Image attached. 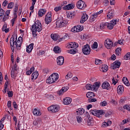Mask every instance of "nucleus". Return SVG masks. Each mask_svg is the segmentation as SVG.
<instances>
[{
    "instance_id": "nucleus-1",
    "label": "nucleus",
    "mask_w": 130,
    "mask_h": 130,
    "mask_svg": "<svg viewBox=\"0 0 130 130\" xmlns=\"http://www.w3.org/2000/svg\"><path fill=\"white\" fill-rule=\"evenodd\" d=\"M30 30H31L33 37H36L37 36L36 32H41L42 31V25L40 21H36L35 24L31 26Z\"/></svg>"
},
{
    "instance_id": "nucleus-2",
    "label": "nucleus",
    "mask_w": 130,
    "mask_h": 130,
    "mask_svg": "<svg viewBox=\"0 0 130 130\" xmlns=\"http://www.w3.org/2000/svg\"><path fill=\"white\" fill-rule=\"evenodd\" d=\"M10 46L12 51H14V48H16L17 50L21 49V46H22V43L20 42H17V36H12L10 39Z\"/></svg>"
},
{
    "instance_id": "nucleus-3",
    "label": "nucleus",
    "mask_w": 130,
    "mask_h": 130,
    "mask_svg": "<svg viewBox=\"0 0 130 130\" xmlns=\"http://www.w3.org/2000/svg\"><path fill=\"white\" fill-rule=\"evenodd\" d=\"M59 78V75L57 73H53L46 80L47 84L49 85L55 83L56 81L58 80Z\"/></svg>"
},
{
    "instance_id": "nucleus-4",
    "label": "nucleus",
    "mask_w": 130,
    "mask_h": 130,
    "mask_svg": "<svg viewBox=\"0 0 130 130\" xmlns=\"http://www.w3.org/2000/svg\"><path fill=\"white\" fill-rule=\"evenodd\" d=\"M67 23L68 22L67 20L62 18L58 19L56 21V25L57 28H63V27H66Z\"/></svg>"
},
{
    "instance_id": "nucleus-5",
    "label": "nucleus",
    "mask_w": 130,
    "mask_h": 130,
    "mask_svg": "<svg viewBox=\"0 0 130 130\" xmlns=\"http://www.w3.org/2000/svg\"><path fill=\"white\" fill-rule=\"evenodd\" d=\"M60 107L57 105H52L48 108V110L52 113H56L59 111Z\"/></svg>"
},
{
    "instance_id": "nucleus-6",
    "label": "nucleus",
    "mask_w": 130,
    "mask_h": 130,
    "mask_svg": "<svg viewBox=\"0 0 130 130\" xmlns=\"http://www.w3.org/2000/svg\"><path fill=\"white\" fill-rule=\"evenodd\" d=\"M82 52L85 55H89L91 52L90 45L88 44L84 45L82 48Z\"/></svg>"
},
{
    "instance_id": "nucleus-7",
    "label": "nucleus",
    "mask_w": 130,
    "mask_h": 130,
    "mask_svg": "<svg viewBox=\"0 0 130 130\" xmlns=\"http://www.w3.org/2000/svg\"><path fill=\"white\" fill-rule=\"evenodd\" d=\"M103 13V10H101L98 12H96L95 13L93 14L92 15L90 16L89 17V21L91 23L94 22L96 20V18L97 17H98L99 15H100V14Z\"/></svg>"
},
{
    "instance_id": "nucleus-8",
    "label": "nucleus",
    "mask_w": 130,
    "mask_h": 130,
    "mask_svg": "<svg viewBox=\"0 0 130 130\" xmlns=\"http://www.w3.org/2000/svg\"><path fill=\"white\" fill-rule=\"evenodd\" d=\"M78 9L79 10H84L87 7L86 3L82 0L79 1L76 4Z\"/></svg>"
},
{
    "instance_id": "nucleus-9",
    "label": "nucleus",
    "mask_w": 130,
    "mask_h": 130,
    "mask_svg": "<svg viewBox=\"0 0 130 130\" xmlns=\"http://www.w3.org/2000/svg\"><path fill=\"white\" fill-rule=\"evenodd\" d=\"M79 47V44L75 42H71L68 44L67 48H74V49H77Z\"/></svg>"
},
{
    "instance_id": "nucleus-10",
    "label": "nucleus",
    "mask_w": 130,
    "mask_h": 130,
    "mask_svg": "<svg viewBox=\"0 0 130 130\" xmlns=\"http://www.w3.org/2000/svg\"><path fill=\"white\" fill-rule=\"evenodd\" d=\"M112 45H113V44L112 43V41L109 39H107L105 41V46L107 49H110L112 47Z\"/></svg>"
},
{
    "instance_id": "nucleus-11",
    "label": "nucleus",
    "mask_w": 130,
    "mask_h": 130,
    "mask_svg": "<svg viewBox=\"0 0 130 130\" xmlns=\"http://www.w3.org/2000/svg\"><path fill=\"white\" fill-rule=\"evenodd\" d=\"M86 114L88 118L87 122V125H88V126H92V125H94V120H93V118L90 116V114H89V113H87Z\"/></svg>"
},
{
    "instance_id": "nucleus-12",
    "label": "nucleus",
    "mask_w": 130,
    "mask_h": 130,
    "mask_svg": "<svg viewBox=\"0 0 130 130\" xmlns=\"http://www.w3.org/2000/svg\"><path fill=\"white\" fill-rule=\"evenodd\" d=\"M45 21L46 24H49V23H51V21H52V18H51V13L48 12L46 14Z\"/></svg>"
},
{
    "instance_id": "nucleus-13",
    "label": "nucleus",
    "mask_w": 130,
    "mask_h": 130,
    "mask_svg": "<svg viewBox=\"0 0 130 130\" xmlns=\"http://www.w3.org/2000/svg\"><path fill=\"white\" fill-rule=\"evenodd\" d=\"M64 62V58L62 56H60L57 58V63L58 66H62Z\"/></svg>"
},
{
    "instance_id": "nucleus-14",
    "label": "nucleus",
    "mask_w": 130,
    "mask_h": 130,
    "mask_svg": "<svg viewBox=\"0 0 130 130\" xmlns=\"http://www.w3.org/2000/svg\"><path fill=\"white\" fill-rule=\"evenodd\" d=\"M113 16H114V10L111 9L107 13V19L111 20V19H112V18H113Z\"/></svg>"
},
{
    "instance_id": "nucleus-15",
    "label": "nucleus",
    "mask_w": 130,
    "mask_h": 130,
    "mask_svg": "<svg viewBox=\"0 0 130 130\" xmlns=\"http://www.w3.org/2000/svg\"><path fill=\"white\" fill-rule=\"evenodd\" d=\"M88 18H89V16L88 15H87V14L85 13H83L81 20H80V23L81 24H84V23H85V22L88 20Z\"/></svg>"
},
{
    "instance_id": "nucleus-16",
    "label": "nucleus",
    "mask_w": 130,
    "mask_h": 130,
    "mask_svg": "<svg viewBox=\"0 0 130 130\" xmlns=\"http://www.w3.org/2000/svg\"><path fill=\"white\" fill-rule=\"evenodd\" d=\"M102 89H106V90H109L110 89V84L108 82L105 81L102 85Z\"/></svg>"
},
{
    "instance_id": "nucleus-17",
    "label": "nucleus",
    "mask_w": 130,
    "mask_h": 130,
    "mask_svg": "<svg viewBox=\"0 0 130 130\" xmlns=\"http://www.w3.org/2000/svg\"><path fill=\"white\" fill-rule=\"evenodd\" d=\"M75 8V4H68L63 7V10H65L66 11H68L69 10H72V9H74Z\"/></svg>"
},
{
    "instance_id": "nucleus-18",
    "label": "nucleus",
    "mask_w": 130,
    "mask_h": 130,
    "mask_svg": "<svg viewBox=\"0 0 130 130\" xmlns=\"http://www.w3.org/2000/svg\"><path fill=\"white\" fill-rule=\"evenodd\" d=\"M62 102L64 105H69V104L72 103V99L70 98H65L63 100Z\"/></svg>"
},
{
    "instance_id": "nucleus-19",
    "label": "nucleus",
    "mask_w": 130,
    "mask_h": 130,
    "mask_svg": "<svg viewBox=\"0 0 130 130\" xmlns=\"http://www.w3.org/2000/svg\"><path fill=\"white\" fill-rule=\"evenodd\" d=\"M33 48H34V43H31L26 47V52L27 53H31L32 50H33Z\"/></svg>"
},
{
    "instance_id": "nucleus-20",
    "label": "nucleus",
    "mask_w": 130,
    "mask_h": 130,
    "mask_svg": "<svg viewBox=\"0 0 130 130\" xmlns=\"http://www.w3.org/2000/svg\"><path fill=\"white\" fill-rule=\"evenodd\" d=\"M112 122L110 120H107V121L104 122L102 124V127H107V126H110Z\"/></svg>"
},
{
    "instance_id": "nucleus-21",
    "label": "nucleus",
    "mask_w": 130,
    "mask_h": 130,
    "mask_svg": "<svg viewBox=\"0 0 130 130\" xmlns=\"http://www.w3.org/2000/svg\"><path fill=\"white\" fill-rule=\"evenodd\" d=\"M100 71L103 72V73H106L108 71V66L107 65L103 64L100 67Z\"/></svg>"
},
{
    "instance_id": "nucleus-22",
    "label": "nucleus",
    "mask_w": 130,
    "mask_h": 130,
    "mask_svg": "<svg viewBox=\"0 0 130 130\" xmlns=\"http://www.w3.org/2000/svg\"><path fill=\"white\" fill-rule=\"evenodd\" d=\"M76 113L77 115H82L85 113V109L83 108H80L76 110Z\"/></svg>"
},
{
    "instance_id": "nucleus-23",
    "label": "nucleus",
    "mask_w": 130,
    "mask_h": 130,
    "mask_svg": "<svg viewBox=\"0 0 130 130\" xmlns=\"http://www.w3.org/2000/svg\"><path fill=\"white\" fill-rule=\"evenodd\" d=\"M45 13H46V10L44 9H41L38 12V16L39 17H43V15H45Z\"/></svg>"
},
{
    "instance_id": "nucleus-24",
    "label": "nucleus",
    "mask_w": 130,
    "mask_h": 130,
    "mask_svg": "<svg viewBox=\"0 0 130 130\" xmlns=\"http://www.w3.org/2000/svg\"><path fill=\"white\" fill-rule=\"evenodd\" d=\"M51 38H52L54 41H56L57 40H58L59 38V35L57 34H52L51 35Z\"/></svg>"
},
{
    "instance_id": "nucleus-25",
    "label": "nucleus",
    "mask_w": 130,
    "mask_h": 130,
    "mask_svg": "<svg viewBox=\"0 0 130 130\" xmlns=\"http://www.w3.org/2000/svg\"><path fill=\"white\" fill-rule=\"evenodd\" d=\"M85 88L87 90H89L91 91H94V90H95L94 85L90 84H86L85 86Z\"/></svg>"
},
{
    "instance_id": "nucleus-26",
    "label": "nucleus",
    "mask_w": 130,
    "mask_h": 130,
    "mask_svg": "<svg viewBox=\"0 0 130 130\" xmlns=\"http://www.w3.org/2000/svg\"><path fill=\"white\" fill-rule=\"evenodd\" d=\"M113 70H115V69H118L120 67V64L121 63L120 62L115 61L113 63Z\"/></svg>"
},
{
    "instance_id": "nucleus-27",
    "label": "nucleus",
    "mask_w": 130,
    "mask_h": 130,
    "mask_svg": "<svg viewBox=\"0 0 130 130\" xmlns=\"http://www.w3.org/2000/svg\"><path fill=\"white\" fill-rule=\"evenodd\" d=\"M69 90V87H63L58 92L59 95H61V94H63L64 92H67Z\"/></svg>"
},
{
    "instance_id": "nucleus-28",
    "label": "nucleus",
    "mask_w": 130,
    "mask_h": 130,
    "mask_svg": "<svg viewBox=\"0 0 130 130\" xmlns=\"http://www.w3.org/2000/svg\"><path fill=\"white\" fill-rule=\"evenodd\" d=\"M86 97L89 99L94 98V97H95V94H94V92H88L86 93Z\"/></svg>"
},
{
    "instance_id": "nucleus-29",
    "label": "nucleus",
    "mask_w": 130,
    "mask_h": 130,
    "mask_svg": "<svg viewBox=\"0 0 130 130\" xmlns=\"http://www.w3.org/2000/svg\"><path fill=\"white\" fill-rule=\"evenodd\" d=\"M69 39V35L65 34L62 38L58 40L59 42H61V41H64V40H68Z\"/></svg>"
},
{
    "instance_id": "nucleus-30",
    "label": "nucleus",
    "mask_w": 130,
    "mask_h": 130,
    "mask_svg": "<svg viewBox=\"0 0 130 130\" xmlns=\"http://www.w3.org/2000/svg\"><path fill=\"white\" fill-rule=\"evenodd\" d=\"M34 115H36L37 116H40L41 115L42 113L40 111L37 109H35L33 111Z\"/></svg>"
},
{
    "instance_id": "nucleus-31",
    "label": "nucleus",
    "mask_w": 130,
    "mask_h": 130,
    "mask_svg": "<svg viewBox=\"0 0 130 130\" xmlns=\"http://www.w3.org/2000/svg\"><path fill=\"white\" fill-rule=\"evenodd\" d=\"M39 76V74L38 72H35L31 74V80H36L38 76Z\"/></svg>"
},
{
    "instance_id": "nucleus-32",
    "label": "nucleus",
    "mask_w": 130,
    "mask_h": 130,
    "mask_svg": "<svg viewBox=\"0 0 130 130\" xmlns=\"http://www.w3.org/2000/svg\"><path fill=\"white\" fill-rule=\"evenodd\" d=\"M123 92V86L122 85H119L117 87L118 94H122Z\"/></svg>"
},
{
    "instance_id": "nucleus-33",
    "label": "nucleus",
    "mask_w": 130,
    "mask_h": 130,
    "mask_svg": "<svg viewBox=\"0 0 130 130\" xmlns=\"http://www.w3.org/2000/svg\"><path fill=\"white\" fill-rule=\"evenodd\" d=\"M103 114H104V111H103V110H98L97 112H96V116L97 117H102V115H103Z\"/></svg>"
},
{
    "instance_id": "nucleus-34",
    "label": "nucleus",
    "mask_w": 130,
    "mask_h": 130,
    "mask_svg": "<svg viewBox=\"0 0 130 130\" xmlns=\"http://www.w3.org/2000/svg\"><path fill=\"white\" fill-rule=\"evenodd\" d=\"M7 24H4L2 27L3 32H5V33H8V32H10V28H7Z\"/></svg>"
},
{
    "instance_id": "nucleus-35",
    "label": "nucleus",
    "mask_w": 130,
    "mask_h": 130,
    "mask_svg": "<svg viewBox=\"0 0 130 130\" xmlns=\"http://www.w3.org/2000/svg\"><path fill=\"white\" fill-rule=\"evenodd\" d=\"M34 70H35V68H34V67H31L30 69V70H28L26 72V75L27 76L31 75L32 74V73H33V72H34Z\"/></svg>"
},
{
    "instance_id": "nucleus-36",
    "label": "nucleus",
    "mask_w": 130,
    "mask_h": 130,
    "mask_svg": "<svg viewBox=\"0 0 130 130\" xmlns=\"http://www.w3.org/2000/svg\"><path fill=\"white\" fill-rule=\"evenodd\" d=\"M53 51H54L55 53H60V48H59L58 46H56L54 47Z\"/></svg>"
},
{
    "instance_id": "nucleus-37",
    "label": "nucleus",
    "mask_w": 130,
    "mask_h": 130,
    "mask_svg": "<svg viewBox=\"0 0 130 130\" xmlns=\"http://www.w3.org/2000/svg\"><path fill=\"white\" fill-rule=\"evenodd\" d=\"M93 86V88H94V91H96L99 87H100V83L99 82H95L93 85H92Z\"/></svg>"
},
{
    "instance_id": "nucleus-38",
    "label": "nucleus",
    "mask_w": 130,
    "mask_h": 130,
    "mask_svg": "<svg viewBox=\"0 0 130 130\" xmlns=\"http://www.w3.org/2000/svg\"><path fill=\"white\" fill-rule=\"evenodd\" d=\"M8 87H9V81H6L4 85V90H3V92L4 93V94H6V93H7V89H8Z\"/></svg>"
},
{
    "instance_id": "nucleus-39",
    "label": "nucleus",
    "mask_w": 130,
    "mask_h": 130,
    "mask_svg": "<svg viewBox=\"0 0 130 130\" xmlns=\"http://www.w3.org/2000/svg\"><path fill=\"white\" fill-rule=\"evenodd\" d=\"M75 28L76 29L77 32H81V31H82L83 29H84V28L83 27V26H81V25H77L75 26Z\"/></svg>"
},
{
    "instance_id": "nucleus-40",
    "label": "nucleus",
    "mask_w": 130,
    "mask_h": 130,
    "mask_svg": "<svg viewBox=\"0 0 130 130\" xmlns=\"http://www.w3.org/2000/svg\"><path fill=\"white\" fill-rule=\"evenodd\" d=\"M18 16H17V14L14 15V17L12 19L11 21V23L12 25V26H14V24H15V22L17 20V18Z\"/></svg>"
},
{
    "instance_id": "nucleus-41",
    "label": "nucleus",
    "mask_w": 130,
    "mask_h": 130,
    "mask_svg": "<svg viewBox=\"0 0 130 130\" xmlns=\"http://www.w3.org/2000/svg\"><path fill=\"white\" fill-rule=\"evenodd\" d=\"M17 77V73H16V71L15 70L12 69L11 70V77L13 79H15Z\"/></svg>"
},
{
    "instance_id": "nucleus-42",
    "label": "nucleus",
    "mask_w": 130,
    "mask_h": 130,
    "mask_svg": "<svg viewBox=\"0 0 130 130\" xmlns=\"http://www.w3.org/2000/svg\"><path fill=\"white\" fill-rule=\"evenodd\" d=\"M107 26L108 29H109L110 30H112V29H113V27H114V26L112 24V22H110V23L107 22Z\"/></svg>"
},
{
    "instance_id": "nucleus-43",
    "label": "nucleus",
    "mask_w": 130,
    "mask_h": 130,
    "mask_svg": "<svg viewBox=\"0 0 130 130\" xmlns=\"http://www.w3.org/2000/svg\"><path fill=\"white\" fill-rule=\"evenodd\" d=\"M101 29H104L105 28H107V22L102 23L100 25Z\"/></svg>"
},
{
    "instance_id": "nucleus-44",
    "label": "nucleus",
    "mask_w": 130,
    "mask_h": 130,
    "mask_svg": "<svg viewBox=\"0 0 130 130\" xmlns=\"http://www.w3.org/2000/svg\"><path fill=\"white\" fill-rule=\"evenodd\" d=\"M62 7H63V5H60L58 7H56L54 8V10L55 12H58V11H60L61 9H62Z\"/></svg>"
},
{
    "instance_id": "nucleus-45",
    "label": "nucleus",
    "mask_w": 130,
    "mask_h": 130,
    "mask_svg": "<svg viewBox=\"0 0 130 130\" xmlns=\"http://www.w3.org/2000/svg\"><path fill=\"white\" fill-rule=\"evenodd\" d=\"M124 59H125V60H128V59H130V52H128L125 55Z\"/></svg>"
},
{
    "instance_id": "nucleus-46",
    "label": "nucleus",
    "mask_w": 130,
    "mask_h": 130,
    "mask_svg": "<svg viewBox=\"0 0 130 130\" xmlns=\"http://www.w3.org/2000/svg\"><path fill=\"white\" fill-rule=\"evenodd\" d=\"M115 52L116 55H120V53L121 52V48H117L115 50Z\"/></svg>"
},
{
    "instance_id": "nucleus-47",
    "label": "nucleus",
    "mask_w": 130,
    "mask_h": 130,
    "mask_svg": "<svg viewBox=\"0 0 130 130\" xmlns=\"http://www.w3.org/2000/svg\"><path fill=\"white\" fill-rule=\"evenodd\" d=\"M98 43H97V42H94L91 46V48L92 49H95L96 48H98Z\"/></svg>"
},
{
    "instance_id": "nucleus-48",
    "label": "nucleus",
    "mask_w": 130,
    "mask_h": 130,
    "mask_svg": "<svg viewBox=\"0 0 130 130\" xmlns=\"http://www.w3.org/2000/svg\"><path fill=\"white\" fill-rule=\"evenodd\" d=\"M72 77H73V74H72V73L71 72H69L66 75V79H67V80H69V79H71Z\"/></svg>"
},
{
    "instance_id": "nucleus-49",
    "label": "nucleus",
    "mask_w": 130,
    "mask_h": 130,
    "mask_svg": "<svg viewBox=\"0 0 130 130\" xmlns=\"http://www.w3.org/2000/svg\"><path fill=\"white\" fill-rule=\"evenodd\" d=\"M5 15V11L4 9H0V19H2L4 15Z\"/></svg>"
},
{
    "instance_id": "nucleus-50",
    "label": "nucleus",
    "mask_w": 130,
    "mask_h": 130,
    "mask_svg": "<svg viewBox=\"0 0 130 130\" xmlns=\"http://www.w3.org/2000/svg\"><path fill=\"white\" fill-rule=\"evenodd\" d=\"M7 94L9 98H12V97H13V95H14L13 91H8Z\"/></svg>"
},
{
    "instance_id": "nucleus-51",
    "label": "nucleus",
    "mask_w": 130,
    "mask_h": 130,
    "mask_svg": "<svg viewBox=\"0 0 130 130\" xmlns=\"http://www.w3.org/2000/svg\"><path fill=\"white\" fill-rule=\"evenodd\" d=\"M14 5H15V4H14V3H13V2H11V3H9V4L8 5V9H13V8H14Z\"/></svg>"
},
{
    "instance_id": "nucleus-52",
    "label": "nucleus",
    "mask_w": 130,
    "mask_h": 130,
    "mask_svg": "<svg viewBox=\"0 0 130 130\" xmlns=\"http://www.w3.org/2000/svg\"><path fill=\"white\" fill-rule=\"evenodd\" d=\"M97 110H91L90 113H91V114H92V115L96 116V114H97Z\"/></svg>"
},
{
    "instance_id": "nucleus-53",
    "label": "nucleus",
    "mask_w": 130,
    "mask_h": 130,
    "mask_svg": "<svg viewBox=\"0 0 130 130\" xmlns=\"http://www.w3.org/2000/svg\"><path fill=\"white\" fill-rule=\"evenodd\" d=\"M17 13H18V5L16 4L14 9V15H17Z\"/></svg>"
},
{
    "instance_id": "nucleus-54",
    "label": "nucleus",
    "mask_w": 130,
    "mask_h": 130,
    "mask_svg": "<svg viewBox=\"0 0 130 130\" xmlns=\"http://www.w3.org/2000/svg\"><path fill=\"white\" fill-rule=\"evenodd\" d=\"M95 64H101L102 63V60L99 59H95Z\"/></svg>"
},
{
    "instance_id": "nucleus-55",
    "label": "nucleus",
    "mask_w": 130,
    "mask_h": 130,
    "mask_svg": "<svg viewBox=\"0 0 130 130\" xmlns=\"http://www.w3.org/2000/svg\"><path fill=\"white\" fill-rule=\"evenodd\" d=\"M106 105H107V102H106V101H104L100 103V106L104 107V106H106Z\"/></svg>"
},
{
    "instance_id": "nucleus-56",
    "label": "nucleus",
    "mask_w": 130,
    "mask_h": 130,
    "mask_svg": "<svg viewBox=\"0 0 130 130\" xmlns=\"http://www.w3.org/2000/svg\"><path fill=\"white\" fill-rule=\"evenodd\" d=\"M77 51L75 49H70L69 51V53H70V54H76V53Z\"/></svg>"
},
{
    "instance_id": "nucleus-57",
    "label": "nucleus",
    "mask_w": 130,
    "mask_h": 130,
    "mask_svg": "<svg viewBox=\"0 0 130 130\" xmlns=\"http://www.w3.org/2000/svg\"><path fill=\"white\" fill-rule=\"evenodd\" d=\"M18 128H19V129H24V127H23V125L22 124H20V122H18Z\"/></svg>"
},
{
    "instance_id": "nucleus-58",
    "label": "nucleus",
    "mask_w": 130,
    "mask_h": 130,
    "mask_svg": "<svg viewBox=\"0 0 130 130\" xmlns=\"http://www.w3.org/2000/svg\"><path fill=\"white\" fill-rule=\"evenodd\" d=\"M112 82H113V85L115 86V85L117 84V82H118V80H117V79H115V78H113L112 79Z\"/></svg>"
},
{
    "instance_id": "nucleus-59",
    "label": "nucleus",
    "mask_w": 130,
    "mask_h": 130,
    "mask_svg": "<svg viewBox=\"0 0 130 130\" xmlns=\"http://www.w3.org/2000/svg\"><path fill=\"white\" fill-rule=\"evenodd\" d=\"M123 108L128 111H130V106L128 105H125L123 106Z\"/></svg>"
},
{
    "instance_id": "nucleus-60",
    "label": "nucleus",
    "mask_w": 130,
    "mask_h": 130,
    "mask_svg": "<svg viewBox=\"0 0 130 130\" xmlns=\"http://www.w3.org/2000/svg\"><path fill=\"white\" fill-rule=\"evenodd\" d=\"M12 105L15 109H18V105L17 104V103H16L15 101L13 102Z\"/></svg>"
},
{
    "instance_id": "nucleus-61",
    "label": "nucleus",
    "mask_w": 130,
    "mask_h": 130,
    "mask_svg": "<svg viewBox=\"0 0 130 130\" xmlns=\"http://www.w3.org/2000/svg\"><path fill=\"white\" fill-rule=\"evenodd\" d=\"M77 120L78 123H81V122H82V117H81L80 116H77Z\"/></svg>"
},
{
    "instance_id": "nucleus-62",
    "label": "nucleus",
    "mask_w": 130,
    "mask_h": 130,
    "mask_svg": "<svg viewBox=\"0 0 130 130\" xmlns=\"http://www.w3.org/2000/svg\"><path fill=\"white\" fill-rule=\"evenodd\" d=\"M9 17V16L4 15V16L3 18V22H5V21H7V20H8Z\"/></svg>"
},
{
    "instance_id": "nucleus-63",
    "label": "nucleus",
    "mask_w": 130,
    "mask_h": 130,
    "mask_svg": "<svg viewBox=\"0 0 130 130\" xmlns=\"http://www.w3.org/2000/svg\"><path fill=\"white\" fill-rule=\"evenodd\" d=\"M7 106L8 108H11V107H12V101H9L8 102Z\"/></svg>"
},
{
    "instance_id": "nucleus-64",
    "label": "nucleus",
    "mask_w": 130,
    "mask_h": 130,
    "mask_svg": "<svg viewBox=\"0 0 130 130\" xmlns=\"http://www.w3.org/2000/svg\"><path fill=\"white\" fill-rule=\"evenodd\" d=\"M97 101V100L96 99H91L88 100V102H96Z\"/></svg>"
}]
</instances>
